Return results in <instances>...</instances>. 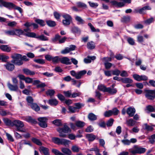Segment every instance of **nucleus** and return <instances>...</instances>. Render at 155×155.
<instances>
[{
    "label": "nucleus",
    "instance_id": "obj_1",
    "mask_svg": "<svg viewBox=\"0 0 155 155\" xmlns=\"http://www.w3.org/2000/svg\"><path fill=\"white\" fill-rule=\"evenodd\" d=\"M57 130L59 133V136L61 137H66V135L64 133H68L71 132V129L66 123L64 124L63 128L59 127L57 129Z\"/></svg>",
    "mask_w": 155,
    "mask_h": 155
},
{
    "label": "nucleus",
    "instance_id": "obj_2",
    "mask_svg": "<svg viewBox=\"0 0 155 155\" xmlns=\"http://www.w3.org/2000/svg\"><path fill=\"white\" fill-rule=\"evenodd\" d=\"M52 140L55 144L58 145H63L66 146L68 145L71 143V141L69 140L57 137H52Z\"/></svg>",
    "mask_w": 155,
    "mask_h": 155
},
{
    "label": "nucleus",
    "instance_id": "obj_3",
    "mask_svg": "<svg viewBox=\"0 0 155 155\" xmlns=\"http://www.w3.org/2000/svg\"><path fill=\"white\" fill-rule=\"evenodd\" d=\"M12 57L14 59L12 61V62L14 64L18 65H20L22 64V61L20 59L21 58L20 54H14L12 56Z\"/></svg>",
    "mask_w": 155,
    "mask_h": 155
},
{
    "label": "nucleus",
    "instance_id": "obj_4",
    "mask_svg": "<svg viewBox=\"0 0 155 155\" xmlns=\"http://www.w3.org/2000/svg\"><path fill=\"white\" fill-rule=\"evenodd\" d=\"M38 120L39 121L38 124L41 127L45 128L47 127L46 123L48 119L47 117H39L38 118Z\"/></svg>",
    "mask_w": 155,
    "mask_h": 155
},
{
    "label": "nucleus",
    "instance_id": "obj_5",
    "mask_svg": "<svg viewBox=\"0 0 155 155\" xmlns=\"http://www.w3.org/2000/svg\"><path fill=\"white\" fill-rule=\"evenodd\" d=\"M62 16L64 18V19L62 21L63 25L65 26L69 25L72 21L71 16L68 14H64Z\"/></svg>",
    "mask_w": 155,
    "mask_h": 155
},
{
    "label": "nucleus",
    "instance_id": "obj_6",
    "mask_svg": "<svg viewBox=\"0 0 155 155\" xmlns=\"http://www.w3.org/2000/svg\"><path fill=\"white\" fill-rule=\"evenodd\" d=\"M153 90H147L145 91V96L148 99L153 100L154 98V93Z\"/></svg>",
    "mask_w": 155,
    "mask_h": 155
},
{
    "label": "nucleus",
    "instance_id": "obj_7",
    "mask_svg": "<svg viewBox=\"0 0 155 155\" xmlns=\"http://www.w3.org/2000/svg\"><path fill=\"white\" fill-rule=\"evenodd\" d=\"M13 126H15L17 127L16 130H20V128L22 127L24 124L22 122L18 120H15L13 121Z\"/></svg>",
    "mask_w": 155,
    "mask_h": 155
},
{
    "label": "nucleus",
    "instance_id": "obj_8",
    "mask_svg": "<svg viewBox=\"0 0 155 155\" xmlns=\"http://www.w3.org/2000/svg\"><path fill=\"white\" fill-rule=\"evenodd\" d=\"M33 100L32 97H30V104H31L30 106L32 109L36 111H38L40 110L39 107L36 103H32Z\"/></svg>",
    "mask_w": 155,
    "mask_h": 155
},
{
    "label": "nucleus",
    "instance_id": "obj_9",
    "mask_svg": "<svg viewBox=\"0 0 155 155\" xmlns=\"http://www.w3.org/2000/svg\"><path fill=\"white\" fill-rule=\"evenodd\" d=\"M133 77L134 78L138 81H145L147 79V77L144 75L140 76L137 74L133 75Z\"/></svg>",
    "mask_w": 155,
    "mask_h": 155
},
{
    "label": "nucleus",
    "instance_id": "obj_10",
    "mask_svg": "<svg viewBox=\"0 0 155 155\" xmlns=\"http://www.w3.org/2000/svg\"><path fill=\"white\" fill-rule=\"evenodd\" d=\"M24 26L25 27L23 30V35L29 37V23L26 22L24 24Z\"/></svg>",
    "mask_w": 155,
    "mask_h": 155
},
{
    "label": "nucleus",
    "instance_id": "obj_11",
    "mask_svg": "<svg viewBox=\"0 0 155 155\" xmlns=\"http://www.w3.org/2000/svg\"><path fill=\"white\" fill-rule=\"evenodd\" d=\"M110 2L113 5H114L117 7H123L125 5V4L124 2H118L115 0L112 1Z\"/></svg>",
    "mask_w": 155,
    "mask_h": 155
},
{
    "label": "nucleus",
    "instance_id": "obj_12",
    "mask_svg": "<svg viewBox=\"0 0 155 155\" xmlns=\"http://www.w3.org/2000/svg\"><path fill=\"white\" fill-rule=\"evenodd\" d=\"M60 62L63 64L70 65L71 64V62L67 57H63L61 58Z\"/></svg>",
    "mask_w": 155,
    "mask_h": 155
},
{
    "label": "nucleus",
    "instance_id": "obj_13",
    "mask_svg": "<svg viewBox=\"0 0 155 155\" xmlns=\"http://www.w3.org/2000/svg\"><path fill=\"white\" fill-rule=\"evenodd\" d=\"M4 7L9 9H12L15 7V5L11 2H3L2 5Z\"/></svg>",
    "mask_w": 155,
    "mask_h": 155
},
{
    "label": "nucleus",
    "instance_id": "obj_14",
    "mask_svg": "<svg viewBox=\"0 0 155 155\" xmlns=\"http://www.w3.org/2000/svg\"><path fill=\"white\" fill-rule=\"evenodd\" d=\"M135 111V110L134 108L130 107L127 109V113L130 117H132L134 115Z\"/></svg>",
    "mask_w": 155,
    "mask_h": 155
},
{
    "label": "nucleus",
    "instance_id": "obj_15",
    "mask_svg": "<svg viewBox=\"0 0 155 155\" xmlns=\"http://www.w3.org/2000/svg\"><path fill=\"white\" fill-rule=\"evenodd\" d=\"M40 151L43 153L45 155H49V149L43 146H41L39 148Z\"/></svg>",
    "mask_w": 155,
    "mask_h": 155
},
{
    "label": "nucleus",
    "instance_id": "obj_16",
    "mask_svg": "<svg viewBox=\"0 0 155 155\" xmlns=\"http://www.w3.org/2000/svg\"><path fill=\"white\" fill-rule=\"evenodd\" d=\"M0 49L2 51L9 52L11 50V48L7 45H2L0 46Z\"/></svg>",
    "mask_w": 155,
    "mask_h": 155
},
{
    "label": "nucleus",
    "instance_id": "obj_17",
    "mask_svg": "<svg viewBox=\"0 0 155 155\" xmlns=\"http://www.w3.org/2000/svg\"><path fill=\"white\" fill-rule=\"evenodd\" d=\"M8 86L9 89L11 91H16L18 89V87L17 84L13 85L10 83H8Z\"/></svg>",
    "mask_w": 155,
    "mask_h": 155
},
{
    "label": "nucleus",
    "instance_id": "obj_18",
    "mask_svg": "<svg viewBox=\"0 0 155 155\" xmlns=\"http://www.w3.org/2000/svg\"><path fill=\"white\" fill-rule=\"evenodd\" d=\"M4 66L6 69L9 71H12L14 68V65L10 63H8L6 64H4Z\"/></svg>",
    "mask_w": 155,
    "mask_h": 155
},
{
    "label": "nucleus",
    "instance_id": "obj_19",
    "mask_svg": "<svg viewBox=\"0 0 155 155\" xmlns=\"http://www.w3.org/2000/svg\"><path fill=\"white\" fill-rule=\"evenodd\" d=\"M62 152L65 155H71L72 152L68 148L64 147L61 149Z\"/></svg>",
    "mask_w": 155,
    "mask_h": 155
},
{
    "label": "nucleus",
    "instance_id": "obj_20",
    "mask_svg": "<svg viewBox=\"0 0 155 155\" xmlns=\"http://www.w3.org/2000/svg\"><path fill=\"white\" fill-rule=\"evenodd\" d=\"M151 8L150 6L149 5H147L141 8L139 10V12L140 14H143L146 10H151Z\"/></svg>",
    "mask_w": 155,
    "mask_h": 155
},
{
    "label": "nucleus",
    "instance_id": "obj_21",
    "mask_svg": "<svg viewBox=\"0 0 155 155\" xmlns=\"http://www.w3.org/2000/svg\"><path fill=\"white\" fill-rule=\"evenodd\" d=\"M86 137L89 141H92L96 139V137L92 134H87L86 135Z\"/></svg>",
    "mask_w": 155,
    "mask_h": 155
},
{
    "label": "nucleus",
    "instance_id": "obj_22",
    "mask_svg": "<svg viewBox=\"0 0 155 155\" xmlns=\"http://www.w3.org/2000/svg\"><path fill=\"white\" fill-rule=\"evenodd\" d=\"M95 58V57L94 56L91 57L88 56L87 58L84 59V61L86 63H90L92 60H94Z\"/></svg>",
    "mask_w": 155,
    "mask_h": 155
},
{
    "label": "nucleus",
    "instance_id": "obj_23",
    "mask_svg": "<svg viewBox=\"0 0 155 155\" xmlns=\"http://www.w3.org/2000/svg\"><path fill=\"white\" fill-rule=\"evenodd\" d=\"M48 103L51 106H56L58 104V101L55 99H51L49 100Z\"/></svg>",
    "mask_w": 155,
    "mask_h": 155
},
{
    "label": "nucleus",
    "instance_id": "obj_24",
    "mask_svg": "<svg viewBox=\"0 0 155 155\" xmlns=\"http://www.w3.org/2000/svg\"><path fill=\"white\" fill-rule=\"evenodd\" d=\"M3 121L7 126H13V121L12 122L8 118H4Z\"/></svg>",
    "mask_w": 155,
    "mask_h": 155
},
{
    "label": "nucleus",
    "instance_id": "obj_25",
    "mask_svg": "<svg viewBox=\"0 0 155 155\" xmlns=\"http://www.w3.org/2000/svg\"><path fill=\"white\" fill-rule=\"evenodd\" d=\"M107 92H108L111 94H116L117 92V90L115 88H111L110 87H107Z\"/></svg>",
    "mask_w": 155,
    "mask_h": 155
},
{
    "label": "nucleus",
    "instance_id": "obj_26",
    "mask_svg": "<svg viewBox=\"0 0 155 155\" xmlns=\"http://www.w3.org/2000/svg\"><path fill=\"white\" fill-rule=\"evenodd\" d=\"M137 153H144L146 151V149L144 148L137 146Z\"/></svg>",
    "mask_w": 155,
    "mask_h": 155
},
{
    "label": "nucleus",
    "instance_id": "obj_27",
    "mask_svg": "<svg viewBox=\"0 0 155 155\" xmlns=\"http://www.w3.org/2000/svg\"><path fill=\"white\" fill-rule=\"evenodd\" d=\"M136 121L132 119H130L127 120L126 121V124L128 126H133L135 124Z\"/></svg>",
    "mask_w": 155,
    "mask_h": 155
},
{
    "label": "nucleus",
    "instance_id": "obj_28",
    "mask_svg": "<svg viewBox=\"0 0 155 155\" xmlns=\"http://www.w3.org/2000/svg\"><path fill=\"white\" fill-rule=\"evenodd\" d=\"M76 4L78 7L79 8H87V7L85 3L82 2H78Z\"/></svg>",
    "mask_w": 155,
    "mask_h": 155
},
{
    "label": "nucleus",
    "instance_id": "obj_29",
    "mask_svg": "<svg viewBox=\"0 0 155 155\" xmlns=\"http://www.w3.org/2000/svg\"><path fill=\"white\" fill-rule=\"evenodd\" d=\"M143 126L144 129L148 131H152L153 130V127L148 125L147 124H144Z\"/></svg>",
    "mask_w": 155,
    "mask_h": 155
},
{
    "label": "nucleus",
    "instance_id": "obj_30",
    "mask_svg": "<svg viewBox=\"0 0 155 155\" xmlns=\"http://www.w3.org/2000/svg\"><path fill=\"white\" fill-rule=\"evenodd\" d=\"M71 31L74 33L80 34L81 32L80 29L78 27L75 26L71 28Z\"/></svg>",
    "mask_w": 155,
    "mask_h": 155
},
{
    "label": "nucleus",
    "instance_id": "obj_31",
    "mask_svg": "<svg viewBox=\"0 0 155 155\" xmlns=\"http://www.w3.org/2000/svg\"><path fill=\"white\" fill-rule=\"evenodd\" d=\"M37 39L42 41H47L48 40V38L43 35H38Z\"/></svg>",
    "mask_w": 155,
    "mask_h": 155
},
{
    "label": "nucleus",
    "instance_id": "obj_32",
    "mask_svg": "<svg viewBox=\"0 0 155 155\" xmlns=\"http://www.w3.org/2000/svg\"><path fill=\"white\" fill-rule=\"evenodd\" d=\"M95 47L93 41L89 42L87 43V47L89 49H93L95 48Z\"/></svg>",
    "mask_w": 155,
    "mask_h": 155
},
{
    "label": "nucleus",
    "instance_id": "obj_33",
    "mask_svg": "<svg viewBox=\"0 0 155 155\" xmlns=\"http://www.w3.org/2000/svg\"><path fill=\"white\" fill-rule=\"evenodd\" d=\"M75 123L76 126L79 127H83L85 124L84 122L80 121H77L75 122Z\"/></svg>",
    "mask_w": 155,
    "mask_h": 155
},
{
    "label": "nucleus",
    "instance_id": "obj_34",
    "mask_svg": "<svg viewBox=\"0 0 155 155\" xmlns=\"http://www.w3.org/2000/svg\"><path fill=\"white\" fill-rule=\"evenodd\" d=\"M88 118L91 120H94L97 119V116L94 114L91 113L88 115Z\"/></svg>",
    "mask_w": 155,
    "mask_h": 155
},
{
    "label": "nucleus",
    "instance_id": "obj_35",
    "mask_svg": "<svg viewBox=\"0 0 155 155\" xmlns=\"http://www.w3.org/2000/svg\"><path fill=\"white\" fill-rule=\"evenodd\" d=\"M121 80L122 82L124 83H132L133 82V81L131 79L128 78H122Z\"/></svg>",
    "mask_w": 155,
    "mask_h": 155
},
{
    "label": "nucleus",
    "instance_id": "obj_36",
    "mask_svg": "<svg viewBox=\"0 0 155 155\" xmlns=\"http://www.w3.org/2000/svg\"><path fill=\"white\" fill-rule=\"evenodd\" d=\"M35 21L42 26H44L45 25V21L42 20L37 19L35 20Z\"/></svg>",
    "mask_w": 155,
    "mask_h": 155
},
{
    "label": "nucleus",
    "instance_id": "obj_37",
    "mask_svg": "<svg viewBox=\"0 0 155 155\" xmlns=\"http://www.w3.org/2000/svg\"><path fill=\"white\" fill-rule=\"evenodd\" d=\"M88 25L90 27L92 31L97 32L100 31V30L99 29H96L91 23H89Z\"/></svg>",
    "mask_w": 155,
    "mask_h": 155
},
{
    "label": "nucleus",
    "instance_id": "obj_38",
    "mask_svg": "<svg viewBox=\"0 0 155 155\" xmlns=\"http://www.w3.org/2000/svg\"><path fill=\"white\" fill-rule=\"evenodd\" d=\"M75 20L80 24H84V21L81 17L78 16H76L75 18Z\"/></svg>",
    "mask_w": 155,
    "mask_h": 155
},
{
    "label": "nucleus",
    "instance_id": "obj_39",
    "mask_svg": "<svg viewBox=\"0 0 155 155\" xmlns=\"http://www.w3.org/2000/svg\"><path fill=\"white\" fill-rule=\"evenodd\" d=\"M46 22L48 25L50 27H54L56 25V23L54 21L51 20H48L46 21Z\"/></svg>",
    "mask_w": 155,
    "mask_h": 155
},
{
    "label": "nucleus",
    "instance_id": "obj_40",
    "mask_svg": "<svg viewBox=\"0 0 155 155\" xmlns=\"http://www.w3.org/2000/svg\"><path fill=\"white\" fill-rule=\"evenodd\" d=\"M15 35L19 36L20 35H23V30L20 29H16L15 30Z\"/></svg>",
    "mask_w": 155,
    "mask_h": 155
},
{
    "label": "nucleus",
    "instance_id": "obj_41",
    "mask_svg": "<svg viewBox=\"0 0 155 155\" xmlns=\"http://www.w3.org/2000/svg\"><path fill=\"white\" fill-rule=\"evenodd\" d=\"M61 58L58 56L53 57L52 61L54 63H57L60 61Z\"/></svg>",
    "mask_w": 155,
    "mask_h": 155
},
{
    "label": "nucleus",
    "instance_id": "obj_42",
    "mask_svg": "<svg viewBox=\"0 0 155 155\" xmlns=\"http://www.w3.org/2000/svg\"><path fill=\"white\" fill-rule=\"evenodd\" d=\"M147 110L150 112H155V106L149 105L146 107Z\"/></svg>",
    "mask_w": 155,
    "mask_h": 155
},
{
    "label": "nucleus",
    "instance_id": "obj_43",
    "mask_svg": "<svg viewBox=\"0 0 155 155\" xmlns=\"http://www.w3.org/2000/svg\"><path fill=\"white\" fill-rule=\"evenodd\" d=\"M53 123L57 126H61L62 125L61 121L60 120L57 119L53 121Z\"/></svg>",
    "mask_w": 155,
    "mask_h": 155
},
{
    "label": "nucleus",
    "instance_id": "obj_44",
    "mask_svg": "<svg viewBox=\"0 0 155 155\" xmlns=\"http://www.w3.org/2000/svg\"><path fill=\"white\" fill-rule=\"evenodd\" d=\"M32 141L33 142L38 145L41 146L42 145L41 142L37 139L34 138H32Z\"/></svg>",
    "mask_w": 155,
    "mask_h": 155
},
{
    "label": "nucleus",
    "instance_id": "obj_45",
    "mask_svg": "<svg viewBox=\"0 0 155 155\" xmlns=\"http://www.w3.org/2000/svg\"><path fill=\"white\" fill-rule=\"evenodd\" d=\"M15 30H11L8 31H5V33L8 35H15Z\"/></svg>",
    "mask_w": 155,
    "mask_h": 155
},
{
    "label": "nucleus",
    "instance_id": "obj_46",
    "mask_svg": "<svg viewBox=\"0 0 155 155\" xmlns=\"http://www.w3.org/2000/svg\"><path fill=\"white\" fill-rule=\"evenodd\" d=\"M69 112L71 113H74L76 111V109L75 107L69 106L68 107Z\"/></svg>",
    "mask_w": 155,
    "mask_h": 155
},
{
    "label": "nucleus",
    "instance_id": "obj_47",
    "mask_svg": "<svg viewBox=\"0 0 155 155\" xmlns=\"http://www.w3.org/2000/svg\"><path fill=\"white\" fill-rule=\"evenodd\" d=\"M54 93L55 91L54 90L50 89L46 91V94L47 95H49L51 97L54 95Z\"/></svg>",
    "mask_w": 155,
    "mask_h": 155
},
{
    "label": "nucleus",
    "instance_id": "obj_48",
    "mask_svg": "<svg viewBox=\"0 0 155 155\" xmlns=\"http://www.w3.org/2000/svg\"><path fill=\"white\" fill-rule=\"evenodd\" d=\"M98 88L100 91H103L104 92H107V87H106L104 85H100L98 86Z\"/></svg>",
    "mask_w": 155,
    "mask_h": 155
},
{
    "label": "nucleus",
    "instance_id": "obj_49",
    "mask_svg": "<svg viewBox=\"0 0 155 155\" xmlns=\"http://www.w3.org/2000/svg\"><path fill=\"white\" fill-rule=\"evenodd\" d=\"M130 17L129 16H124L121 18V21L123 22H126L130 21Z\"/></svg>",
    "mask_w": 155,
    "mask_h": 155
},
{
    "label": "nucleus",
    "instance_id": "obj_50",
    "mask_svg": "<svg viewBox=\"0 0 155 155\" xmlns=\"http://www.w3.org/2000/svg\"><path fill=\"white\" fill-rule=\"evenodd\" d=\"M40 81L38 80H33V79L30 78V83H31L33 85H36L38 84Z\"/></svg>",
    "mask_w": 155,
    "mask_h": 155
},
{
    "label": "nucleus",
    "instance_id": "obj_51",
    "mask_svg": "<svg viewBox=\"0 0 155 155\" xmlns=\"http://www.w3.org/2000/svg\"><path fill=\"white\" fill-rule=\"evenodd\" d=\"M52 152L55 155H63V154L58 150L53 149L52 150Z\"/></svg>",
    "mask_w": 155,
    "mask_h": 155
},
{
    "label": "nucleus",
    "instance_id": "obj_52",
    "mask_svg": "<svg viewBox=\"0 0 155 155\" xmlns=\"http://www.w3.org/2000/svg\"><path fill=\"white\" fill-rule=\"evenodd\" d=\"M112 72L113 75H115L117 76L119 75L120 73V71L117 69L112 70Z\"/></svg>",
    "mask_w": 155,
    "mask_h": 155
},
{
    "label": "nucleus",
    "instance_id": "obj_53",
    "mask_svg": "<svg viewBox=\"0 0 155 155\" xmlns=\"http://www.w3.org/2000/svg\"><path fill=\"white\" fill-rule=\"evenodd\" d=\"M60 36L58 34L56 35L54 38L51 39L52 41L53 42H55L59 39Z\"/></svg>",
    "mask_w": 155,
    "mask_h": 155
},
{
    "label": "nucleus",
    "instance_id": "obj_54",
    "mask_svg": "<svg viewBox=\"0 0 155 155\" xmlns=\"http://www.w3.org/2000/svg\"><path fill=\"white\" fill-rule=\"evenodd\" d=\"M88 3L90 6L92 8H96L98 5V4L97 3H94L91 2H89Z\"/></svg>",
    "mask_w": 155,
    "mask_h": 155
},
{
    "label": "nucleus",
    "instance_id": "obj_55",
    "mask_svg": "<svg viewBox=\"0 0 155 155\" xmlns=\"http://www.w3.org/2000/svg\"><path fill=\"white\" fill-rule=\"evenodd\" d=\"M114 120L112 119H110L107 122L106 125L108 127L111 126L113 123Z\"/></svg>",
    "mask_w": 155,
    "mask_h": 155
},
{
    "label": "nucleus",
    "instance_id": "obj_56",
    "mask_svg": "<svg viewBox=\"0 0 155 155\" xmlns=\"http://www.w3.org/2000/svg\"><path fill=\"white\" fill-rule=\"evenodd\" d=\"M71 150L73 152H78L79 151L80 148L77 146L74 145L72 146Z\"/></svg>",
    "mask_w": 155,
    "mask_h": 155
},
{
    "label": "nucleus",
    "instance_id": "obj_57",
    "mask_svg": "<svg viewBox=\"0 0 155 155\" xmlns=\"http://www.w3.org/2000/svg\"><path fill=\"white\" fill-rule=\"evenodd\" d=\"M34 61L35 62L41 64H43L45 63L44 60L42 59H35Z\"/></svg>",
    "mask_w": 155,
    "mask_h": 155
},
{
    "label": "nucleus",
    "instance_id": "obj_58",
    "mask_svg": "<svg viewBox=\"0 0 155 155\" xmlns=\"http://www.w3.org/2000/svg\"><path fill=\"white\" fill-rule=\"evenodd\" d=\"M137 146L134 147V149H130L129 150V151L132 154L137 153Z\"/></svg>",
    "mask_w": 155,
    "mask_h": 155
},
{
    "label": "nucleus",
    "instance_id": "obj_59",
    "mask_svg": "<svg viewBox=\"0 0 155 155\" xmlns=\"http://www.w3.org/2000/svg\"><path fill=\"white\" fill-rule=\"evenodd\" d=\"M17 23L15 21L9 22L7 24V25L9 27H13L16 26Z\"/></svg>",
    "mask_w": 155,
    "mask_h": 155
},
{
    "label": "nucleus",
    "instance_id": "obj_60",
    "mask_svg": "<svg viewBox=\"0 0 155 155\" xmlns=\"http://www.w3.org/2000/svg\"><path fill=\"white\" fill-rule=\"evenodd\" d=\"M9 57L8 56H5L3 55H1L0 60L1 59L3 62H6V60L8 59Z\"/></svg>",
    "mask_w": 155,
    "mask_h": 155
},
{
    "label": "nucleus",
    "instance_id": "obj_61",
    "mask_svg": "<svg viewBox=\"0 0 155 155\" xmlns=\"http://www.w3.org/2000/svg\"><path fill=\"white\" fill-rule=\"evenodd\" d=\"M112 115V110H110L108 111H106L104 114V116L105 117H109Z\"/></svg>",
    "mask_w": 155,
    "mask_h": 155
},
{
    "label": "nucleus",
    "instance_id": "obj_62",
    "mask_svg": "<svg viewBox=\"0 0 155 155\" xmlns=\"http://www.w3.org/2000/svg\"><path fill=\"white\" fill-rule=\"evenodd\" d=\"M69 49H69V47H67L64 49L62 50L61 51V53L63 54H65L68 53L70 51Z\"/></svg>",
    "mask_w": 155,
    "mask_h": 155
},
{
    "label": "nucleus",
    "instance_id": "obj_63",
    "mask_svg": "<svg viewBox=\"0 0 155 155\" xmlns=\"http://www.w3.org/2000/svg\"><path fill=\"white\" fill-rule=\"evenodd\" d=\"M137 40L139 43H142L144 41L143 36L141 35L138 36L137 37Z\"/></svg>",
    "mask_w": 155,
    "mask_h": 155
},
{
    "label": "nucleus",
    "instance_id": "obj_64",
    "mask_svg": "<svg viewBox=\"0 0 155 155\" xmlns=\"http://www.w3.org/2000/svg\"><path fill=\"white\" fill-rule=\"evenodd\" d=\"M54 15L55 18L57 20H60V17L61 16L57 12H54Z\"/></svg>",
    "mask_w": 155,
    "mask_h": 155
}]
</instances>
